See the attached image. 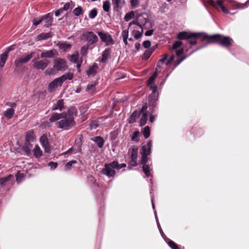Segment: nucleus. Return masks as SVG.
Listing matches in <instances>:
<instances>
[{"instance_id":"obj_1","label":"nucleus","mask_w":249,"mask_h":249,"mask_svg":"<svg viewBox=\"0 0 249 249\" xmlns=\"http://www.w3.org/2000/svg\"><path fill=\"white\" fill-rule=\"evenodd\" d=\"M77 115V110L74 107H70L65 115L61 118V120L57 122V127L64 130H69L75 125L74 118Z\"/></svg>"},{"instance_id":"obj_2","label":"nucleus","mask_w":249,"mask_h":249,"mask_svg":"<svg viewBox=\"0 0 249 249\" xmlns=\"http://www.w3.org/2000/svg\"><path fill=\"white\" fill-rule=\"evenodd\" d=\"M202 39L209 43H217L225 48L230 47L233 42L230 37L223 36L220 34L209 36L205 34L202 35Z\"/></svg>"},{"instance_id":"obj_3","label":"nucleus","mask_w":249,"mask_h":249,"mask_svg":"<svg viewBox=\"0 0 249 249\" xmlns=\"http://www.w3.org/2000/svg\"><path fill=\"white\" fill-rule=\"evenodd\" d=\"M209 3L217 10H221L225 14L229 13L228 8L225 7L226 5L229 9H231L243 8L245 6L244 4L238 3L234 1L227 3L226 0H209Z\"/></svg>"},{"instance_id":"obj_4","label":"nucleus","mask_w":249,"mask_h":249,"mask_svg":"<svg viewBox=\"0 0 249 249\" xmlns=\"http://www.w3.org/2000/svg\"><path fill=\"white\" fill-rule=\"evenodd\" d=\"M68 66L66 61L61 58H56L53 60V66L52 68H48L45 71L46 75H51L55 74L56 71H64L67 70Z\"/></svg>"},{"instance_id":"obj_5","label":"nucleus","mask_w":249,"mask_h":249,"mask_svg":"<svg viewBox=\"0 0 249 249\" xmlns=\"http://www.w3.org/2000/svg\"><path fill=\"white\" fill-rule=\"evenodd\" d=\"M118 165V161H113L109 163L105 164V168L102 170V173L108 178L113 177L116 174L115 169Z\"/></svg>"},{"instance_id":"obj_6","label":"nucleus","mask_w":249,"mask_h":249,"mask_svg":"<svg viewBox=\"0 0 249 249\" xmlns=\"http://www.w3.org/2000/svg\"><path fill=\"white\" fill-rule=\"evenodd\" d=\"M82 36L83 39L86 41L89 45L94 44L98 41L97 36L91 31L86 32L82 34Z\"/></svg>"},{"instance_id":"obj_7","label":"nucleus","mask_w":249,"mask_h":249,"mask_svg":"<svg viewBox=\"0 0 249 249\" xmlns=\"http://www.w3.org/2000/svg\"><path fill=\"white\" fill-rule=\"evenodd\" d=\"M204 34L201 33H189L187 32H180L177 36L179 39H186L191 38H201L202 39V35Z\"/></svg>"},{"instance_id":"obj_8","label":"nucleus","mask_w":249,"mask_h":249,"mask_svg":"<svg viewBox=\"0 0 249 249\" xmlns=\"http://www.w3.org/2000/svg\"><path fill=\"white\" fill-rule=\"evenodd\" d=\"M97 34L101 39V41L104 42L107 46L112 45L114 41L111 35L108 33L103 32H98Z\"/></svg>"},{"instance_id":"obj_9","label":"nucleus","mask_w":249,"mask_h":249,"mask_svg":"<svg viewBox=\"0 0 249 249\" xmlns=\"http://www.w3.org/2000/svg\"><path fill=\"white\" fill-rule=\"evenodd\" d=\"M50 61L46 59H44L41 60H33V66L34 68L37 70H45L48 65L50 64Z\"/></svg>"},{"instance_id":"obj_10","label":"nucleus","mask_w":249,"mask_h":249,"mask_svg":"<svg viewBox=\"0 0 249 249\" xmlns=\"http://www.w3.org/2000/svg\"><path fill=\"white\" fill-rule=\"evenodd\" d=\"M14 182V177L12 175L0 178V186L5 187L7 189H9Z\"/></svg>"},{"instance_id":"obj_11","label":"nucleus","mask_w":249,"mask_h":249,"mask_svg":"<svg viewBox=\"0 0 249 249\" xmlns=\"http://www.w3.org/2000/svg\"><path fill=\"white\" fill-rule=\"evenodd\" d=\"M35 53L32 52L26 56H22L19 58H17L15 61V65L17 67H19L23 64H25L31 59L34 55Z\"/></svg>"},{"instance_id":"obj_12","label":"nucleus","mask_w":249,"mask_h":249,"mask_svg":"<svg viewBox=\"0 0 249 249\" xmlns=\"http://www.w3.org/2000/svg\"><path fill=\"white\" fill-rule=\"evenodd\" d=\"M128 154L130 155L131 160L129 163L131 166L137 165L138 148L132 147L128 150Z\"/></svg>"},{"instance_id":"obj_13","label":"nucleus","mask_w":249,"mask_h":249,"mask_svg":"<svg viewBox=\"0 0 249 249\" xmlns=\"http://www.w3.org/2000/svg\"><path fill=\"white\" fill-rule=\"evenodd\" d=\"M62 84L63 83L59 77L55 78L49 85L48 90L49 92H53L54 89H55L58 87H61Z\"/></svg>"},{"instance_id":"obj_14","label":"nucleus","mask_w":249,"mask_h":249,"mask_svg":"<svg viewBox=\"0 0 249 249\" xmlns=\"http://www.w3.org/2000/svg\"><path fill=\"white\" fill-rule=\"evenodd\" d=\"M40 142L42 146L44 148L46 153H50L51 151L50 145L49 144L48 139L45 135L42 136L40 138Z\"/></svg>"},{"instance_id":"obj_15","label":"nucleus","mask_w":249,"mask_h":249,"mask_svg":"<svg viewBox=\"0 0 249 249\" xmlns=\"http://www.w3.org/2000/svg\"><path fill=\"white\" fill-rule=\"evenodd\" d=\"M114 11H120L125 4V0H111Z\"/></svg>"},{"instance_id":"obj_16","label":"nucleus","mask_w":249,"mask_h":249,"mask_svg":"<svg viewBox=\"0 0 249 249\" xmlns=\"http://www.w3.org/2000/svg\"><path fill=\"white\" fill-rule=\"evenodd\" d=\"M56 54L57 51L55 50H51L42 52L40 54V57L52 58L54 57Z\"/></svg>"},{"instance_id":"obj_17","label":"nucleus","mask_w":249,"mask_h":249,"mask_svg":"<svg viewBox=\"0 0 249 249\" xmlns=\"http://www.w3.org/2000/svg\"><path fill=\"white\" fill-rule=\"evenodd\" d=\"M52 15L48 14L41 17L42 21L44 23V26L49 27L51 25L52 20Z\"/></svg>"},{"instance_id":"obj_18","label":"nucleus","mask_w":249,"mask_h":249,"mask_svg":"<svg viewBox=\"0 0 249 249\" xmlns=\"http://www.w3.org/2000/svg\"><path fill=\"white\" fill-rule=\"evenodd\" d=\"M11 50L10 47H9L7 51L1 54L0 55V67H3L7 60L9 52Z\"/></svg>"},{"instance_id":"obj_19","label":"nucleus","mask_w":249,"mask_h":249,"mask_svg":"<svg viewBox=\"0 0 249 249\" xmlns=\"http://www.w3.org/2000/svg\"><path fill=\"white\" fill-rule=\"evenodd\" d=\"M148 87H149L150 89L152 91V93L150 96V100L153 99L154 100H157L158 98V92L157 86L154 85H148Z\"/></svg>"},{"instance_id":"obj_20","label":"nucleus","mask_w":249,"mask_h":249,"mask_svg":"<svg viewBox=\"0 0 249 249\" xmlns=\"http://www.w3.org/2000/svg\"><path fill=\"white\" fill-rule=\"evenodd\" d=\"M64 115H65V112H63L61 113H53L50 117L49 121L51 123L55 122L61 119Z\"/></svg>"},{"instance_id":"obj_21","label":"nucleus","mask_w":249,"mask_h":249,"mask_svg":"<svg viewBox=\"0 0 249 249\" xmlns=\"http://www.w3.org/2000/svg\"><path fill=\"white\" fill-rule=\"evenodd\" d=\"M156 47L154 46L152 48H150L147 50H146L144 53H143L142 59L144 60H146L148 59L150 56L151 55L153 52L154 51Z\"/></svg>"},{"instance_id":"obj_22","label":"nucleus","mask_w":249,"mask_h":249,"mask_svg":"<svg viewBox=\"0 0 249 249\" xmlns=\"http://www.w3.org/2000/svg\"><path fill=\"white\" fill-rule=\"evenodd\" d=\"M64 101L62 99L59 100L56 104H54L52 108L53 110H59L62 111L64 108Z\"/></svg>"},{"instance_id":"obj_23","label":"nucleus","mask_w":249,"mask_h":249,"mask_svg":"<svg viewBox=\"0 0 249 249\" xmlns=\"http://www.w3.org/2000/svg\"><path fill=\"white\" fill-rule=\"evenodd\" d=\"M91 140L96 142L99 148H102L105 142L103 138L100 136L93 138L91 139Z\"/></svg>"},{"instance_id":"obj_24","label":"nucleus","mask_w":249,"mask_h":249,"mask_svg":"<svg viewBox=\"0 0 249 249\" xmlns=\"http://www.w3.org/2000/svg\"><path fill=\"white\" fill-rule=\"evenodd\" d=\"M32 147V145L29 142H25V144L23 146L22 149L27 155L30 154L31 149Z\"/></svg>"},{"instance_id":"obj_25","label":"nucleus","mask_w":249,"mask_h":249,"mask_svg":"<svg viewBox=\"0 0 249 249\" xmlns=\"http://www.w3.org/2000/svg\"><path fill=\"white\" fill-rule=\"evenodd\" d=\"M137 24L142 29V31L141 32H140L139 31L134 30L133 31L132 34L135 39H138L142 36L143 32V30L142 27L139 23H137Z\"/></svg>"},{"instance_id":"obj_26","label":"nucleus","mask_w":249,"mask_h":249,"mask_svg":"<svg viewBox=\"0 0 249 249\" xmlns=\"http://www.w3.org/2000/svg\"><path fill=\"white\" fill-rule=\"evenodd\" d=\"M141 114L138 111L136 110L134 111L129 118V123L130 124L134 123L136 120L139 118Z\"/></svg>"},{"instance_id":"obj_27","label":"nucleus","mask_w":249,"mask_h":249,"mask_svg":"<svg viewBox=\"0 0 249 249\" xmlns=\"http://www.w3.org/2000/svg\"><path fill=\"white\" fill-rule=\"evenodd\" d=\"M73 77V74L71 72H68L59 77L62 83L67 80H71Z\"/></svg>"},{"instance_id":"obj_28","label":"nucleus","mask_w":249,"mask_h":249,"mask_svg":"<svg viewBox=\"0 0 249 249\" xmlns=\"http://www.w3.org/2000/svg\"><path fill=\"white\" fill-rule=\"evenodd\" d=\"M98 66L96 64H94L92 66L90 67L88 70L87 71V73L88 75H94L96 73Z\"/></svg>"},{"instance_id":"obj_29","label":"nucleus","mask_w":249,"mask_h":249,"mask_svg":"<svg viewBox=\"0 0 249 249\" xmlns=\"http://www.w3.org/2000/svg\"><path fill=\"white\" fill-rule=\"evenodd\" d=\"M34 156L36 158H40L42 155V152L41 150L40 147L38 146V145H36L34 149Z\"/></svg>"},{"instance_id":"obj_30","label":"nucleus","mask_w":249,"mask_h":249,"mask_svg":"<svg viewBox=\"0 0 249 249\" xmlns=\"http://www.w3.org/2000/svg\"><path fill=\"white\" fill-rule=\"evenodd\" d=\"M84 12L82 7L80 6L75 8L72 11L73 15L77 17L83 15Z\"/></svg>"},{"instance_id":"obj_31","label":"nucleus","mask_w":249,"mask_h":249,"mask_svg":"<svg viewBox=\"0 0 249 249\" xmlns=\"http://www.w3.org/2000/svg\"><path fill=\"white\" fill-rule=\"evenodd\" d=\"M110 55V50L109 49H106L104 50L102 53V57L101 61L102 62H105Z\"/></svg>"},{"instance_id":"obj_32","label":"nucleus","mask_w":249,"mask_h":249,"mask_svg":"<svg viewBox=\"0 0 249 249\" xmlns=\"http://www.w3.org/2000/svg\"><path fill=\"white\" fill-rule=\"evenodd\" d=\"M74 6V4L72 1H70L64 4L63 7H61L62 9L64 11H67L69 9H72Z\"/></svg>"},{"instance_id":"obj_33","label":"nucleus","mask_w":249,"mask_h":249,"mask_svg":"<svg viewBox=\"0 0 249 249\" xmlns=\"http://www.w3.org/2000/svg\"><path fill=\"white\" fill-rule=\"evenodd\" d=\"M151 153V149L149 148H147L146 145L142 146L141 149V154L142 156H148Z\"/></svg>"},{"instance_id":"obj_34","label":"nucleus","mask_w":249,"mask_h":249,"mask_svg":"<svg viewBox=\"0 0 249 249\" xmlns=\"http://www.w3.org/2000/svg\"><path fill=\"white\" fill-rule=\"evenodd\" d=\"M15 113V110L13 108L7 109L4 112V116L7 119H11Z\"/></svg>"},{"instance_id":"obj_35","label":"nucleus","mask_w":249,"mask_h":249,"mask_svg":"<svg viewBox=\"0 0 249 249\" xmlns=\"http://www.w3.org/2000/svg\"><path fill=\"white\" fill-rule=\"evenodd\" d=\"M34 139V134L33 131H28L26 135V142H32Z\"/></svg>"},{"instance_id":"obj_36","label":"nucleus","mask_w":249,"mask_h":249,"mask_svg":"<svg viewBox=\"0 0 249 249\" xmlns=\"http://www.w3.org/2000/svg\"><path fill=\"white\" fill-rule=\"evenodd\" d=\"M110 2L109 0L103 2V8L105 12H108L110 10Z\"/></svg>"},{"instance_id":"obj_37","label":"nucleus","mask_w":249,"mask_h":249,"mask_svg":"<svg viewBox=\"0 0 249 249\" xmlns=\"http://www.w3.org/2000/svg\"><path fill=\"white\" fill-rule=\"evenodd\" d=\"M147 114L146 112L143 113L141 119H140V125L142 126L144 125L147 121Z\"/></svg>"},{"instance_id":"obj_38","label":"nucleus","mask_w":249,"mask_h":249,"mask_svg":"<svg viewBox=\"0 0 249 249\" xmlns=\"http://www.w3.org/2000/svg\"><path fill=\"white\" fill-rule=\"evenodd\" d=\"M142 170L144 174L146 175V177H148L150 176L151 169L148 165L144 164L142 165Z\"/></svg>"},{"instance_id":"obj_39","label":"nucleus","mask_w":249,"mask_h":249,"mask_svg":"<svg viewBox=\"0 0 249 249\" xmlns=\"http://www.w3.org/2000/svg\"><path fill=\"white\" fill-rule=\"evenodd\" d=\"M51 34L50 33H42L37 36L38 40H45L51 37Z\"/></svg>"},{"instance_id":"obj_40","label":"nucleus","mask_w":249,"mask_h":249,"mask_svg":"<svg viewBox=\"0 0 249 249\" xmlns=\"http://www.w3.org/2000/svg\"><path fill=\"white\" fill-rule=\"evenodd\" d=\"M135 16V14L133 11H131L129 13H127L125 14L124 19L125 21H128L131 19L133 18Z\"/></svg>"},{"instance_id":"obj_41","label":"nucleus","mask_w":249,"mask_h":249,"mask_svg":"<svg viewBox=\"0 0 249 249\" xmlns=\"http://www.w3.org/2000/svg\"><path fill=\"white\" fill-rule=\"evenodd\" d=\"M143 136L145 139H147L150 134V129L149 126H146L142 131Z\"/></svg>"},{"instance_id":"obj_42","label":"nucleus","mask_w":249,"mask_h":249,"mask_svg":"<svg viewBox=\"0 0 249 249\" xmlns=\"http://www.w3.org/2000/svg\"><path fill=\"white\" fill-rule=\"evenodd\" d=\"M79 58V54L78 53L75 54H73L71 55L70 56L69 60L72 63H77L78 59Z\"/></svg>"},{"instance_id":"obj_43","label":"nucleus","mask_w":249,"mask_h":249,"mask_svg":"<svg viewBox=\"0 0 249 249\" xmlns=\"http://www.w3.org/2000/svg\"><path fill=\"white\" fill-rule=\"evenodd\" d=\"M89 45L87 44L86 45L83 46L82 47L81 50H80V53L82 56H84L87 54L88 53V51L89 48Z\"/></svg>"},{"instance_id":"obj_44","label":"nucleus","mask_w":249,"mask_h":249,"mask_svg":"<svg viewBox=\"0 0 249 249\" xmlns=\"http://www.w3.org/2000/svg\"><path fill=\"white\" fill-rule=\"evenodd\" d=\"M71 47V45L68 43L65 42L63 43L60 44V48L61 50H63V51H65L67 50L70 49Z\"/></svg>"},{"instance_id":"obj_45","label":"nucleus","mask_w":249,"mask_h":249,"mask_svg":"<svg viewBox=\"0 0 249 249\" xmlns=\"http://www.w3.org/2000/svg\"><path fill=\"white\" fill-rule=\"evenodd\" d=\"M157 72L154 73L149 78L148 81V85H153L156 77H157Z\"/></svg>"},{"instance_id":"obj_46","label":"nucleus","mask_w":249,"mask_h":249,"mask_svg":"<svg viewBox=\"0 0 249 249\" xmlns=\"http://www.w3.org/2000/svg\"><path fill=\"white\" fill-rule=\"evenodd\" d=\"M140 136V133L139 131H135L132 135L131 140L133 141L138 142L139 141V138Z\"/></svg>"},{"instance_id":"obj_47","label":"nucleus","mask_w":249,"mask_h":249,"mask_svg":"<svg viewBox=\"0 0 249 249\" xmlns=\"http://www.w3.org/2000/svg\"><path fill=\"white\" fill-rule=\"evenodd\" d=\"M168 244L172 249H180L177 244L173 241H169L168 243Z\"/></svg>"},{"instance_id":"obj_48","label":"nucleus","mask_w":249,"mask_h":249,"mask_svg":"<svg viewBox=\"0 0 249 249\" xmlns=\"http://www.w3.org/2000/svg\"><path fill=\"white\" fill-rule=\"evenodd\" d=\"M97 12L96 9H93L89 12V17L90 18L93 19L97 16Z\"/></svg>"},{"instance_id":"obj_49","label":"nucleus","mask_w":249,"mask_h":249,"mask_svg":"<svg viewBox=\"0 0 249 249\" xmlns=\"http://www.w3.org/2000/svg\"><path fill=\"white\" fill-rule=\"evenodd\" d=\"M182 45V42L180 41H176L172 46V49L173 50H176L178 49V48L180 47Z\"/></svg>"},{"instance_id":"obj_50","label":"nucleus","mask_w":249,"mask_h":249,"mask_svg":"<svg viewBox=\"0 0 249 249\" xmlns=\"http://www.w3.org/2000/svg\"><path fill=\"white\" fill-rule=\"evenodd\" d=\"M42 22V19H41V17L39 18H34L33 20V25H34L35 26L38 25Z\"/></svg>"},{"instance_id":"obj_51","label":"nucleus","mask_w":249,"mask_h":249,"mask_svg":"<svg viewBox=\"0 0 249 249\" xmlns=\"http://www.w3.org/2000/svg\"><path fill=\"white\" fill-rule=\"evenodd\" d=\"M77 163V161L75 160H72L67 163L65 165V167L66 169H70L71 165Z\"/></svg>"},{"instance_id":"obj_52","label":"nucleus","mask_w":249,"mask_h":249,"mask_svg":"<svg viewBox=\"0 0 249 249\" xmlns=\"http://www.w3.org/2000/svg\"><path fill=\"white\" fill-rule=\"evenodd\" d=\"M23 178H24L23 174L18 173L16 176L17 181L18 182H20L23 179Z\"/></svg>"},{"instance_id":"obj_53","label":"nucleus","mask_w":249,"mask_h":249,"mask_svg":"<svg viewBox=\"0 0 249 249\" xmlns=\"http://www.w3.org/2000/svg\"><path fill=\"white\" fill-rule=\"evenodd\" d=\"M139 0H130V3L132 7H136L139 4Z\"/></svg>"},{"instance_id":"obj_54","label":"nucleus","mask_w":249,"mask_h":249,"mask_svg":"<svg viewBox=\"0 0 249 249\" xmlns=\"http://www.w3.org/2000/svg\"><path fill=\"white\" fill-rule=\"evenodd\" d=\"M147 160V156H142V159L141 160V164H142V165L144 164H146Z\"/></svg>"},{"instance_id":"obj_55","label":"nucleus","mask_w":249,"mask_h":249,"mask_svg":"<svg viewBox=\"0 0 249 249\" xmlns=\"http://www.w3.org/2000/svg\"><path fill=\"white\" fill-rule=\"evenodd\" d=\"M167 8V4L165 2H164L160 7L159 10L160 11V12L164 13V12H165V9H166Z\"/></svg>"},{"instance_id":"obj_56","label":"nucleus","mask_w":249,"mask_h":249,"mask_svg":"<svg viewBox=\"0 0 249 249\" xmlns=\"http://www.w3.org/2000/svg\"><path fill=\"white\" fill-rule=\"evenodd\" d=\"M48 165L50 167L51 169L53 170L57 166V163L54 162H50Z\"/></svg>"},{"instance_id":"obj_57","label":"nucleus","mask_w":249,"mask_h":249,"mask_svg":"<svg viewBox=\"0 0 249 249\" xmlns=\"http://www.w3.org/2000/svg\"><path fill=\"white\" fill-rule=\"evenodd\" d=\"M167 58H168V55L167 54H165L163 55V57L159 60V61L158 62V65H159L160 63H164L165 62L166 63V62L167 61Z\"/></svg>"},{"instance_id":"obj_58","label":"nucleus","mask_w":249,"mask_h":249,"mask_svg":"<svg viewBox=\"0 0 249 249\" xmlns=\"http://www.w3.org/2000/svg\"><path fill=\"white\" fill-rule=\"evenodd\" d=\"M151 45V42L149 40H146L142 43V46L145 48H148Z\"/></svg>"},{"instance_id":"obj_59","label":"nucleus","mask_w":249,"mask_h":249,"mask_svg":"<svg viewBox=\"0 0 249 249\" xmlns=\"http://www.w3.org/2000/svg\"><path fill=\"white\" fill-rule=\"evenodd\" d=\"M186 58V56H183L179 59H178V60H177L175 63V66H174V67H176L177 66H178L182 61H183Z\"/></svg>"},{"instance_id":"obj_60","label":"nucleus","mask_w":249,"mask_h":249,"mask_svg":"<svg viewBox=\"0 0 249 249\" xmlns=\"http://www.w3.org/2000/svg\"><path fill=\"white\" fill-rule=\"evenodd\" d=\"M128 36V31L127 30H123L122 33L123 38H127Z\"/></svg>"},{"instance_id":"obj_61","label":"nucleus","mask_w":249,"mask_h":249,"mask_svg":"<svg viewBox=\"0 0 249 249\" xmlns=\"http://www.w3.org/2000/svg\"><path fill=\"white\" fill-rule=\"evenodd\" d=\"M196 38H191L190 40L189 41V44L191 46L195 45L196 44Z\"/></svg>"},{"instance_id":"obj_62","label":"nucleus","mask_w":249,"mask_h":249,"mask_svg":"<svg viewBox=\"0 0 249 249\" xmlns=\"http://www.w3.org/2000/svg\"><path fill=\"white\" fill-rule=\"evenodd\" d=\"M95 84L88 85L87 87V91H92L94 89Z\"/></svg>"},{"instance_id":"obj_63","label":"nucleus","mask_w":249,"mask_h":249,"mask_svg":"<svg viewBox=\"0 0 249 249\" xmlns=\"http://www.w3.org/2000/svg\"><path fill=\"white\" fill-rule=\"evenodd\" d=\"M147 106L146 105L142 106L140 110L138 111V112L141 115L144 111H145L147 109Z\"/></svg>"},{"instance_id":"obj_64","label":"nucleus","mask_w":249,"mask_h":249,"mask_svg":"<svg viewBox=\"0 0 249 249\" xmlns=\"http://www.w3.org/2000/svg\"><path fill=\"white\" fill-rule=\"evenodd\" d=\"M174 59V55H171L169 59L166 62V65L168 66Z\"/></svg>"}]
</instances>
